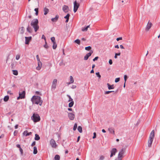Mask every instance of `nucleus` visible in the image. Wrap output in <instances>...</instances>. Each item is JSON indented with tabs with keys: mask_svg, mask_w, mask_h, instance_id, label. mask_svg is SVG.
Listing matches in <instances>:
<instances>
[{
	"mask_svg": "<svg viewBox=\"0 0 160 160\" xmlns=\"http://www.w3.org/2000/svg\"><path fill=\"white\" fill-rule=\"evenodd\" d=\"M31 101L33 104H39L40 106L42 105L43 102L40 97L35 96L32 97L31 99Z\"/></svg>",
	"mask_w": 160,
	"mask_h": 160,
	"instance_id": "obj_1",
	"label": "nucleus"
},
{
	"mask_svg": "<svg viewBox=\"0 0 160 160\" xmlns=\"http://www.w3.org/2000/svg\"><path fill=\"white\" fill-rule=\"evenodd\" d=\"M38 23V21L37 19H33L31 23V26L34 28V31L35 32H36L39 28Z\"/></svg>",
	"mask_w": 160,
	"mask_h": 160,
	"instance_id": "obj_2",
	"label": "nucleus"
},
{
	"mask_svg": "<svg viewBox=\"0 0 160 160\" xmlns=\"http://www.w3.org/2000/svg\"><path fill=\"white\" fill-rule=\"evenodd\" d=\"M154 137V131L153 130L152 131L150 134L149 139L148 141V147H150L151 146Z\"/></svg>",
	"mask_w": 160,
	"mask_h": 160,
	"instance_id": "obj_3",
	"label": "nucleus"
},
{
	"mask_svg": "<svg viewBox=\"0 0 160 160\" xmlns=\"http://www.w3.org/2000/svg\"><path fill=\"white\" fill-rule=\"evenodd\" d=\"M31 118L34 122H38L40 120V117L38 114L34 113Z\"/></svg>",
	"mask_w": 160,
	"mask_h": 160,
	"instance_id": "obj_4",
	"label": "nucleus"
},
{
	"mask_svg": "<svg viewBox=\"0 0 160 160\" xmlns=\"http://www.w3.org/2000/svg\"><path fill=\"white\" fill-rule=\"evenodd\" d=\"M57 81V80L56 79H55L53 80L51 86V90L52 91L54 90L56 88Z\"/></svg>",
	"mask_w": 160,
	"mask_h": 160,
	"instance_id": "obj_5",
	"label": "nucleus"
},
{
	"mask_svg": "<svg viewBox=\"0 0 160 160\" xmlns=\"http://www.w3.org/2000/svg\"><path fill=\"white\" fill-rule=\"evenodd\" d=\"M125 150L123 149H122L119 152L118 155V160H122L121 158L124 154Z\"/></svg>",
	"mask_w": 160,
	"mask_h": 160,
	"instance_id": "obj_6",
	"label": "nucleus"
},
{
	"mask_svg": "<svg viewBox=\"0 0 160 160\" xmlns=\"http://www.w3.org/2000/svg\"><path fill=\"white\" fill-rule=\"evenodd\" d=\"M36 58L38 61V66L36 68L38 70H39L41 67L42 66V63L40 61V59L39 57V56L38 55H37Z\"/></svg>",
	"mask_w": 160,
	"mask_h": 160,
	"instance_id": "obj_7",
	"label": "nucleus"
},
{
	"mask_svg": "<svg viewBox=\"0 0 160 160\" xmlns=\"http://www.w3.org/2000/svg\"><path fill=\"white\" fill-rule=\"evenodd\" d=\"M79 6V3H77L76 1L74 2L73 11L74 12H76Z\"/></svg>",
	"mask_w": 160,
	"mask_h": 160,
	"instance_id": "obj_8",
	"label": "nucleus"
},
{
	"mask_svg": "<svg viewBox=\"0 0 160 160\" xmlns=\"http://www.w3.org/2000/svg\"><path fill=\"white\" fill-rule=\"evenodd\" d=\"M25 91H23L22 93H19V96L17 98V99L18 100L19 99H22L25 98Z\"/></svg>",
	"mask_w": 160,
	"mask_h": 160,
	"instance_id": "obj_9",
	"label": "nucleus"
},
{
	"mask_svg": "<svg viewBox=\"0 0 160 160\" xmlns=\"http://www.w3.org/2000/svg\"><path fill=\"white\" fill-rule=\"evenodd\" d=\"M50 143L52 148H55L57 147V145L55 140L53 139H52L50 141Z\"/></svg>",
	"mask_w": 160,
	"mask_h": 160,
	"instance_id": "obj_10",
	"label": "nucleus"
},
{
	"mask_svg": "<svg viewBox=\"0 0 160 160\" xmlns=\"http://www.w3.org/2000/svg\"><path fill=\"white\" fill-rule=\"evenodd\" d=\"M93 53V51L91 50L90 52L86 54V55L84 57V60H87L88 58L91 56V54Z\"/></svg>",
	"mask_w": 160,
	"mask_h": 160,
	"instance_id": "obj_11",
	"label": "nucleus"
},
{
	"mask_svg": "<svg viewBox=\"0 0 160 160\" xmlns=\"http://www.w3.org/2000/svg\"><path fill=\"white\" fill-rule=\"evenodd\" d=\"M68 115L69 119L70 120H73L74 119L75 116V115L72 113H68Z\"/></svg>",
	"mask_w": 160,
	"mask_h": 160,
	"instance_id": "obj_12",
	"label": "nucleus"
},
{
	"mask_svg": "<svg viewBox=\"0 0 160 160\" xmlns=\"http://www.w3.org/2000/svg\"><path fill=\"white\" fill-rule=\"evenodd\" d=\"M62 10L65 12H68L69 10L68 7L67 5H64L62 6Z\"/></svg>",
	"mask_w": 160,
	"mask_h": 160,
	"instance_id": "obj_13",
	"label": "nucleus"
},
{
	"mask_svg": "<svg viewBox=\"0 0 160 160\" xmlns=\"http://www.w3.org/2000/svg\"><path fill=\"white\" fill-rule=\"evenodd\" d=\"M117 152V150L116 148H113L112 149L111 151V154L110 155V157H112L113 155H115L116 153Z\"/></svg>",
	"mask_w": 160,
	"mask_h": 160,
	"instance_id": "obj_14",
	"label": "nucleus"
},
{
	"mask_svg": "<svg viewBox=\"0 0 160 160\" xmlns=\"http://www.w3.org/2000/svg\"><path fill=\"white\" fill-rule=\"evenodd\" d=\"M25 44H28L29 43V42L32 39L31 37H25Z\"/></svg>",
	"mask_w": 160,
	"mask_h": 160,
	"instance_id": "obj_15",
	"label": "nucleus"
},
{
	"mask_svg": "<svg viewBox=\"0 0 160 160\" xmlns=\"http://www.w3.org/2000/svg\"><path fill=\"white\" fill-rule=\"evenodd\" d=\"M152 26V23H151V22H148L146 28V30L147 31H148L150 28H151Z\"/></svg>",
	"mask_w": 160,
	"mask_h": 160,
	"instance_id": "obj_16",
	"label": "nucleus"
},
{
	"mask_svg": "<svg viewBox=\"0 0 160 160\" xmlns=\"http://www.w3.org/2000/svg\"><path fill=\"white\" fill-rule=\"evenodd\" d=\"M32 134L31 132H28V131L27 130L24 131L23 133V134L25 135L26 136H27L31 135Z\"/></svg>",
	"mask_w": 160,
	"mask_h": 160,
	"instance_id": "obj_17",
	"label": "nucleus"
},
{
	"mask_svg": "<svg viewBox=\"0 0 160 160\" xmlns=\"http://www.w3.org/2000/svg\"><path fill=\"white\" fill-rule=\"evenodd\" d=\"M108 130L111 133L113 134H115L114 130L113 128H109L108 129Z\"/></svg>",
	"mask_w": 160,
	"mask_h": 160,
	"instance_id": "obj_18",
	"label": "nucleus"
},
{
	"mask_svg": "<svg viewBox=\"0 0 160 160\" xmlns=\"http://www.w3.org/2000/svg\"><path fill=\"white\" fill-rule=\"evenodd\" d=\"M107 85L108 88L109 90H110L114 88V85H110L109 83H107Z\"/></svg>",
	"mask_w": 160,
	"mask_h": 160,
	"instance_id": "obj_19",
	"label": "nucleus"
},
{
	"mask_svg": "<svg viewBox=\"0 0 160 160\" xmlns=\"http://www.w3.org/2000/svg\"><path fill=\"white\" fill-rule=\"evenodd\" d=\"M58 16L57 15L56 16V17L54 18H52L51 19L52 21L53 22H56L58 20Z\"/></svg>",
	"mask_w": 160,
	"mask_h": 160,
	"instance_id": "obj_20",
	"label": "nucleus"
},
{
	"mask_svg": "<svg viewBox=\"0 0 160 160\" xmlns=\"http://www.w3.org/2000/svg\"><path fill=\"white\" fill-rule=\"evenodd\" d=\"M90 25L87 26L86 27L82 28V31H87L88 28H89Z\"/></svg>",
	"mask_w": 160,
	"mask_h": 160,
	"instance_id": "obj_21",
	"label": "nucleus"
},
{
	"mask_svg": "<svg viewBox=\"0 0 160 160\" xmlns=\"http://www.w3.org/2000/svg\"><path fill=\"white\" fill-rule=\"evenodd\" d=\"M70 16V14L68 13L66 16L64 17V18L67 19L65 22H68Z\"/></svg>",
	"mask_w": 160,
	"mask_h": 160,
	"instance_id": "obj_22",
	"label": "nucleus"
},
{
	"mask_svg": "<svg viewBox=\"0 0 160 160\" xmlns=\"http://www.w3.org/2000/svg\"><path fill=\"white\" fill-rule=\"evenodd\" d=\"M44 14L45 15H46L49 12V9L46 8H45L44 10Z\"/></svg>",
	"mask_w": 160,
	"mask_h": 160,
	"instance_id": "obj_23",
	"label": "nucleus"
},
{
	"mask_svg": "<svg viewBox=\"0 0 160 160\" xmlns=\"http://www.w3.org/2000/svg\"><path fill=\"white\" fill-rule=\"evenodd\" d=\"M34 139L35 140H38L40 139V137L38 134H36L35 135Z\"/></svg>",
	"mask_w": 160,
	"mask_h": 160,
	"instance_id": "obj_24",
	"label": "nucleus"
},
{
	"mask_svg": "<svg viewBox=\"0 0 160 160\" xmlns=\"http://www.w3.org/2000/svg\"><path fill=\"white\" fill-rule=\"evenodd\" d=\"M60 159V156L58 155H56L54 157L55 160H59Z\"/></svg>",
	"mask_w": 160,
	"mask_h": 160,
	"instance_id": "obj_25",
	"label": "nucleus"
},
{
	"mask_svg": "<svg viewBox=\"0 0 160 160\" xmlns=\"http://www.w3.org/2000/svg\"><path fill=\"white\" fill-rule=\"evenodd\" d=\"M38 151L37 150V147L35 146L33 148V153L34 154H36L37 153Z\"/></svg>",
	"mask_w": 160,
	"mask_h": 160,
	"instance_id": "obj_26",
	"label": "nucleus"
},
{
	"mask_svg": "<svg viewBox=\"0 0 160 160\" xmlns=\"http://www.w3.org/2000/svg\"><path fill=\"white\" fill-rule=\"evenodd\" d=\"M9 97L8 96H5L3 100L5 102H7L9 99Z\"/></svg>",
	"mask_w": 160,
	"mask_h": 160,
	"instance_id": "obj_27",
	"label": "nucleus"
},
{
	"mask_svg": "<svg viewBox=\"0 0 160 160\" xmlns=\"http://www.w3.org/2000/svg\"><path fill=\"white\" fill-rule=\"evenodd\" d=\"M78 130L80 133L82 132V128L81 126H79L78 128Z\"/></svg>",
	"mask_w": 160,
	"mask_h": 160,
	"instance_id": "obj_28",
	"label": "nucleus"
},
{
	"mask_svg": "<svg viewBox=\"0 0 160 160\" xmlns=\"http://www.w3.org/2000/svg\"><path fill=\"white\" fill-rule=\"evenodd\" d=\"M52 48L53 49H56L57 47V45L56 42H54L53 43Z\"/></svg>",
	"mask_w": 160,
	"mask_h": 160,
	"instance_id": "obj_29",
	"label": "nucleus"
},
{
	"mask_svg": "<svg viewBox=\"0 0 160 160\" xmlns=\"http://www.w3.org/2000/svg\"><path fill=\"white\" fill-rule=\"evenodd\" d=\"M74 104V102L73 101H71V102H70L68 105V106L69 107H72Z\"/></svg>",
	"mask_w": 160,
	"mask_h": 160,
	"instance_id": "obj_30",
	"label": "nucleus"
},
{
	"mask_svg": "<svg viewBox=\"0 0 160 160\" xmlns=\"http://www.w3.org/2000/svg\"><path fill=\"white\" fill-rule=\"evenodd\" d=\"M74 42L80 45V40L79 39H77L74 41Z\"/></svg>",
	"mask_w": 160,
	"mask_h": 160,
	"instance_id": "obj_31",
	"label": "nucleus"
},
{
	"mask_svg": "<svg viewBox=\"0 0 160 160\" xmlns=\"http://www.w3.org/2000/svg\"><path fill=\"white\" fill-rule=\"evenodd\" d=\"M27 31L29 33H31L32 32V29L31 28L28 27L27 28Z\"/></svg>",
	"mask_w": 160,
	"mask_h": 160,
	"instance_id": "obj_32",
	"label": "nucleus"
},
{
	"mask_svg": "<svg viewBox=\"0 0 160 160\" xmlns=\"http://www.w3.org/2000/svg\"><path fill=\"white\" fill-rule=\"evenodd\" d=\"M70 82L71 83H72L74 82V80L72 76H70Z\"/></svg>",
	"mask_w": 160,
	"mask_h": 160,
	"instance_id": "obj_33",
	"label": "nucleus"
},
{
	"mask_svg": "<svg viewBox=\"0 0 160 160\" xmlns=\"http://www.w3.org/2000/svg\"><path fill=\"white\" fill-rule=\"evenodd\" d=\"M121 54V53L120 52H119V53H116L115 54V56H114V58H115V59H116L117 58V56H120Z\"/></svg>",
	"mask_w": 160,
	"mask_h": 160,
	"instance_id": "obj_34",
	"label": "nucleus"
},
{
	"mask_svg": "<svg viewBox=\"0 0 160 160\" xmlns=\"http://www.w3.org/2000/svg\"><path fill=\"white\" fill-rule=\"evenodd\" d=\"M13 74L15 75H18V71H12Z\"/></svg>",
	"mask_w": 160,
	"mask_h": 160,
	"instance_id": "obj_35",
	"label": "nucleus"
},
{
	"mask_svg": "<svg viewBox=\"0 0 160 160\" xmlns=\"http://www.w3.org/2000/svg\"><path fill=\"white\" fill-rule=\"evenodd\" d=\"M77 127V123H75L73 127V130L74 131L76 130Z\"/></svg>",
	"mask_w": 160,
	"mask_h": 160,
	"instance_id": "obj_36",
	"label": "nucleus"
},
{
	"mask_svg": "<svg viewBox=\"0 0 160 160\" xmlns=\"http://www.w3.org/2000/svg\"><path fill=\"white\" fill-rule=\"evenodd\" d=\"M91 49L90 46H88L85 48V49L86 50L89 51Z\"/></svg>",
	"mask_w": 160,
	"mask_h": 160,
	"instance_id": "obj_37",
	"label": "nucleus"
},
{
	"mask_svg": "<svg viewBox=\"0 0 160 160\" xmlns=\"http://www.w3.org/2000/svg\"><path fill=\"white\" fill-rule=\"evenodd\" d=\"M35 11L36 12L35 14L36 15H37L38 14V8H35L34 9Z\"/></svg>",
	"mask_w": 160,
	"mask_h": 160,
	"instance_id": "obj_38",
	"label": "nucleus"
},
{
	"mask_svg": "<svg viewBox=\"0 0 160 160\" xmlns=\"http://www.w3.org/2000/svg\"><path fill=\"white\" fill-rule=\"evenodd\" d=\"M104 159V157L103 155H101L100 156L98 160H103Z\"/></svg>",
	"mask_w": 160,
	"mask_h": 160,
	"instance_id": "obj_39",
	"label": "nucleus"
},
{
	"mask_svg": "<svg viewBox=\"0 0 160 160\" xmlns=\"http://www.w3.org/2000/svg\"><path fill=\"white\" fill-rule=\"evenodd\" d=\"M51 40L52 43H54V42H56L55 41V38L54 37H52L51 38Z\"/></svg>",
	"mask_w": 160,
	"mask_h": 160,
	"instance_id": "obj_40",
	"label": "nucleus"
},
{
	"mask_svg": "<svg viewBox=\"0 0 160 160\" xmlns=\"http://www.w3.org/2000/svg\"><path fill=\"white\" fill-rule=\"evenodd\" d=\"M114 92V91H106V92H105L104 94H108L110 93H111V92Z\"/></svg>",
	"mask_w": 160,
	"mask_h": 160,
	"instance_id": "obj_41",
	"label": "nucleus"
},
{
	"mask_svg": "<svg viewBox=\"0 0 160 160\" xmlns=\"http://www.w3.org/2000/svg\"><path fill=\"white\" fill-rule=\"evenodd\" d=\"M45 42V45H44V47L46 49H48V46L47 44L46 41Z\"/></svg>",
	"mask_w": 160,
	"mask_h": 160,
	"instance_id": "obj_42",
	"label": "nucleus"
},
{
	"mask_svg": "<svg viewBox=\"0 0 160 160\" xmlns=\"http://www.w3.org/2000/svg\"><path fill=\"white\" fill-rule=\"evenodd\" d=\"M68 96L69 98V100L68 101L69 102L73 101L71 97L70 96H69V95H68Z\"/></svg>",
	"mask_w": 160,
	"mask_h": 160,
	"instance_id": "obj_43",
	"label": "nucleus"
},
{
	"mask_svg": "<svg viewBox=\"0 0 160 160\" xmlns=\"http://www.w3.org/2000/svg\"><path fill=\"white\" fill-rule=\"evenodd\" d=\"M120 78H116L115 80V82H117L120 81Z\"/></svg>",
	"mask_w": 160,
	"mask_h": 160,
	"instance_id": "obj_44",
	"label": "nucleus"
},
{
	"mask_svg": "<svg viewBox=\"0 0 160 160\" xmlns=\"http://www.w3.org/2000/svg\"><path fill=\"white\" fill-rule=\"evenodd\" d=\"M96 74L99 78H101V75H100L99 72H96Z\"/></svg>",
	"mask_w": 160,
	"mask_h": 160,
	"instance_id": "obj_45",
	"label": "nucleus"
},
{
	"mask_svg": "<svg viewBox=\"0 0 160 160\" xmlns=\"http://www.w3.org/2000/svg\"><path fill=\"white\" fill-rule=\"evenodd\" d=\"M124 80L125 83H126V81H127V78H128L127 76L126 75H124Z\"/></svg>",
	"mask_w": 160,
	"mask_h": 160,
	"instance_id": "obj_46",
	"label": "nucleus"
},
{
	"mask_svg": "<svg viewBox=\"0 0 160 160\" xmlns=\"http://www.w3.org/2000/svg\"><path fill=\"white\" fill-rule=\"evenodd\" d=\"M7 93H8V94H9L10 95H13V93L11 92V91H8Z\"/></svg>",
	"mask_w": 160,
	"mask_h": 160,
	"instance_id": "obj_47",
	"label": "nucleus"
},
{
	"mask_svg": "<svg viewBox=\"0 0 160 160\" xmlns=\"http://www.w3.org/2000/svg\"><path fill=\"white\" fill-rule=\"evenodd\" d=\"M96 137V132H94L93 133V136L92 137L93 139H94Z\"/></svg>",
	"mask_w": 160,
	"mask_h": 160,
	"instance_id": "obj_48",
	"label": "nucleus"
},
{
	"mask_svg": "<svg viewBox=\"0 0 160 160\" xmlns=\"http://www.w3.org/2000/svg\"><path fill=\"white\" fill-rule=\"evenodd\" d=\"M98 57H96L94 58L93 59V61L94 62L96 60H97L98 59Z\"/></svg>",
	"mask_w": 160,
	"mask_h": 160,
	"instance_id": "obj_49",
	"label": "nucleus"
},
{
	"mask_svg": "<svg viewBox=\"0 0 160 160\" xmlns=\"http://www.w3.org/2000/svg\"><path fill=\"white\" fill-rule=\"evenodd\" d=\"M122 40V37H119V38H117V39H116V40L118 41L120 40Z\"/></svg>",
	"mask_w": 160,
	"mask_h": 160,
	"instance_id": "obj_50",
	"label": "nucleus"
},
{
	"mask_svg": "<svg viewBox=\"0 0 160 160\" xmlns=\"http://www.w3.org/2000/svg\"><path fill=\"white\" fill-rule=\"evenodd\" d=\"M20 58V56L19 55H17L16 58L17 60H18Z\"/></svg>",
	"mask_w": 160,
	"mask_h": 160,
	"instance_id": "obj_51",
	"label": "nucleus"
},
{
	"mask_svg": "<svg viewBox=\"0 0 160 160\" xmlns=\"http://www.w3.org/2000/svg\"><path fill=\"white\" fill-rule=\"evenodd\" d=\"M42 39H44L45 40V42L46 41V38H45V36L44 35H42Z\"/></svg>",
	"mask_w": 160,
	"mask_h": 160,
	"instance_id": "obj_52",
	"label": "nucleus"
},
{
	"mask_svg": "<svg viewBox=\"0 0 160 160\" xmlns=\"http://www.w3.org/2000/svg\"><path fill=\"white\" fill-rule=\"evenodd\" d=\"M109 63L111 65L112 64V62L111 59H110L109 61Z\"/></svg>",
	"mask_w": 160,
	"mask_h": 160,
	"instance_id": "obj_53",
	"label": "nucleus"
},
{
	"mask_svg": "<svg viewBox=\"0 0 160 160\" xmlns=\"http://www.w3.org/2000/svg\"><path fill=\"white\" fill-rule=\"evenodd\" d=\"M36 144V142L35 141H34L32 143L31 146H33L35 145Z\"/></svg>",
	"mask_w": 160,
	"mask_h": 160,
	"instance_id": "obj_54",
	"label": "nucleus"
},
{
	"mask_svg": "<svg viewBox=\"0 0 160 160\" xmlns=\"http://www.w3.org/2000/svg\"><path fill=\"white\" fill-rule=\"evenodd\" d=\"M20 149V152H21V153L22 154H23V150L21 148H20L19 149Z\"/></svg>",
	"mask_w": 160,
	"mask_h": 160,
	"instance_id": "obj_55",
	"label": "nucleus"
},
{
	"mask_svg": "<svg viewBox=\"0 0 160 160\" xmlns=\"http://www.w3.org/2000/svg\"><path fill=\"white\" fill-rule=\"evenodd\" d=\"M76 88V86L75 85H73L72 87V89L75 88Z\"/></svg>",
	"mask_w": 160,
	"mask_h": 160,
	"instance_id": "obj_56",
	"label": "nucleus"
},
{
	"mask_svg": "<svg viewBox=\"0 0 160 160\" xmlns=\"http://www.w3.org/2000/svg\"><path fill=\"white\" fill-rule=\"evenodd\" d=\"M120 48L121 49H124V48L123 46L122 45H120Z\"/></svg>",
	"mask_w": 160,
	"mask_h": 160,
	"instance_id": "obj_57",
	"label": "nucleus"
},
{
	"mask_svg": "<svg viewBox=\"0 0 160 160\" xmlns=\"http://www.w3.org/2000/svg\"><path fill=\"white\" fill-rule=\"evenodd\" d=\"M80 138V136H79L78 137V139H77V142H78L79 141Z\"/></svg>",
	"mask_w": 160,
	"mask_h": 160,
	"instance_id": "obj_58",
	"label": "nucleus"
},
{
	"mask_svg": "<svg viewBox=\"0 0 160 160\" xmlns=\"http://www.w3.org/2000/svg\"><path fill=\"white\" fill-rule=\"evenodd\" d=\"M115 48H119V46L118 45H116L115 46Z\"/></svg>",
	"mask_w": 160,
	"mask_h": 160,
	"instance_id": "obj_59",
	"label": "nucleus"
},
{
	"mask_svg": "<svg viewBox=\"0 0 160 160\" xmlns=\"http://www.w3.org/2000/svg\"><path fill=\"white\" fill-rule=\"evenodd\" d=\"M18 132L17 131H14V136H16V134H15L16 133H17Z\"/></svg>",
	"mask_w": 160,
	"mask_h": 160,
	"instance_id": "obj_60",
	"label": "nucleus"
},
{
	"mask_svg": "<svg viewBox=\"0 0 160 160\" xmlns=\"http://www.w3.org/2000/svg\"><path fill=\"white\" fill-rule=\"evenodd\" d=\"M18 124H17V125H16L15 126V128L16 129H17L18 128Z\"/></svg>",
	"mask_w": 160,
	"mask_h": 160,
	"instance_id": "obj_61",
	"label": "nucleus"
},
{
	"mask_svg": "<svg viewBox=\"0 0 160 160\" xmlns=\"http://www.w3.org/2000/svg\"><path fill=\"white\" fill-rule=\"evenodd\" d=\"M17 147L18 148H19V149L21 148V147H20V145L19 144L17 145Z\"/></svg>",
	"mask_w": 160,
	"mask_h": 160,
	"instance_id": "obj_62",
	"label": "nucleus"
},
{
	"mask_svg": "<svg viewBox=\"0 0 160 160\" xmlns=\"http://www.w3.org/2000/svg\"><path fill=\"white\" fill-rule=\"evenodd\" d=\"M102 132L104 133H105L106 132V131L104 129L102 130Z\"/></svg>",
	"mask_w": 160,
	"mask_h": 160,
	"instance_id": "obj_63",
	"label": "nucleus"
},
{
	"mask_svg": "<svg viewBox=\"0 0 160 160\" xmlns=\"http://www.w3.org/2000/svg\"><path fill=\"white\" fill-rule=\"evenodd\" d=\"M68 110L69 111H72V109L71 108H68Z\"/></svg>",
	"mask_w": 160,
	"mask_h": 160,
	"instance_id": "obj_64",
	"label": "nucleus"
}]
</instances>
